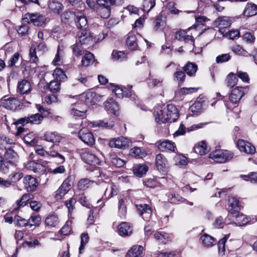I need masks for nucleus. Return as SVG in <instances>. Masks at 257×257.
Masks as SVG:
<instances>
[{
	"label": "nucleus",
	"instance_id": "c756f323",
	"mask_svg": "<svg viewBox=\"0 0 257 257\" xmlns=\"http://www.w3.org/2000/svg\"><path fill=\"white\" fill-rule=\"evenodd\" d=\"M118 230L121 236L130 235L133 231L132 227L126 222L121 223L118 226Z\"/></svg>",
	"mask_w": 257,
	"mask_h": 257
},
{
	"label": "nucleus",
	"instance_id": "7ed1b4c3",
	"mask_svg": "<svg viewBox=\"0 0 257 257\" xmlns=\"http://www.w3.org/2000/svg\"><path fill=\"white\" fill-rule=\"evenodd\" d=\"M233 157V154L227 150H216L210 153L209 158L215 162L223 163L230 160Z\"/></svg>",
	"mask_w": 257,
	"mask_h": 257
},
{
	"label": "nucleus",
	"instance_id": "69168bd1",
	"mask_svg": "<svg viewBox=\"0 0 257 257\" xmlns=\"http://www.w3.org/2000/svg\"><path fill=\"white\" fill-rule=\"evenodd\" d=\"M101 17L103 19L108 18L110 15V8L109 6L102 7L100 9Z\"/></svg>",
	"mask_w": 257,
	"mask_h": 257
},
{
	"label": "nucleus",
	"instance_id": "aec40b11",
	"mask_svg": "<svg viewBox=\"0 0 257 257\" xmlns=\"http://www.w3.org/2000/svg\"><path fill=\"white\" fill-rule=\"evenodd\" d=\"M215 27L219 28V31L222 32L221 30L223 28H227L230 26L231 22L229 18L226 17H220L218 18L214 22Z\"/></svg>",
	"mask_w": 257,
	"mask_h": 257
},
{
	"label": "nucleus",
	"instance_id": "0e129e2a",
	"mask_svg": "<svg viewBox=\"0 0 257 257\" xmlns=\"http://www.w3.org/2000/svg\"><path fill=\"white\" fill-rule=\"evenodd\" d=\"M20 54L19 53H15L11 56L8 62V67L11 68L15 65L19 59Z\"/></svg>",
	"mask_w": 257,
	"mask_h": 257
},
{
	"label": "nucleus",
	"instance_id": "8fccbe9b",
	"mask_svg": "<svg viewBox=\"0 0 257 257\" xmlns=\"http://www.w3.org/2000/svg\"><path fill=\"white\" fill-rule=\"evenodd\" d=\"M23 177V173L21 172L12 173L9 175V180L12 183L19 181Z\"/></svg>",
	"mask_w": 257,
	"mask_h": 257
},
{
	"label": "nucleus",
	"instance_id": "1a4fd4ad",
	"mask_svg": "<svg viewBox=\"0 0 257 257\" xmlns=\"http://www.w3.org/2000/svg\"><path fill=\"white\" fill-rule=\"evenodd\" d=\"M77 42L81 45H88L93 41V36L87 29L80 30L77 34Z\"/></svg>",
	"mask_w": 257,
	"mask_h": 257
},
{
	"label": "nucleus",
	"instance_id": "a211bd4d",
	"mask_svg": "<svg viewBox=\"0 0 257 257\" xmlns=\"http://www.w3.org/2000/svg\"><path fill=\"white\" fill-rule=\"evenodd\" d=\"M88 77H87L84 74L79 73L78 75L76 76L71 81L73 86H80L83 85L85 86H89Z\"/></svg>",
	"mask_w": 257,
	"mask_h": 257
},
{
	"label": "nucleus",
	"instance_id": "2f4dec72",
	"mask_svg": "<svg viewBox=\"0 0 257 257\" xmlns=\"http://www.w3.org/2000/svg\"><path fill=\"white\" fill-rule=\"evenodd\" d=\"M44 139L47 142L53 143H59L61 141L62 138L56 132H46L44 135Z\"/></svg>",
	"mask_w": 257,
	"mask_h": 257
},
{
	"label": "nucleus",
	"instance_id": "13d9d810",
	"mask_svg": "<svg viewBox=\"0 0 257 257\" xmlns=\"http://www.w3.org/2000/svg\"><path fill=\"white\" fill-rule=\"evenodd\" d=\"M126 89L125 88H122L118 86H115L114 88L113 89V92L118 98H122L124 96H126Z\"/></svg>",
	"mask_w": 257,
	"mask_h": 257
},
{
	"label": "nucleus",
	"instance_id": "c85d7f7f",
	"mask_svg": "<svg viewBox=\"0 0 257 257\" xmlns=\"http://www.w3.org/2000/svg\"><path fill=\"white\" fill-rule=\"evenodd\" d=\"M137 37L135 34L130 33L127 34L126 43L128 48L131 50H135L138 47Z\"/></svg>",
	"mask_w": 257,
	"mask_h": 257
},
{
	"label": "nucleus",
	"instance_id": "9d476101",
	"mask_svg": "<svg viewBox=\"0 0 257 257\" xmlns=\"http://www.w3.org/2000/svg\"><path fill=\"white\" fill-rule=\"evenodd\" d=\"M237 146L240 152H244L246 154H253L256 151L255 147L251 143L242 140H239L237 141Z\"/></svg>",
	"mask_w": 257,
	"mask_h": 257
},
{
	"label": "nucleus",
	"instance_id": "e2e57ef3",
	"mask_svg": "<svg viewBox=\"0 0 257 257\" xmlns=\"http://www.w3.org/2000/svg\"><path fill=\"white\" fill-rule=\"evenodd\" d=\"M49 88L51 92H57L59 91L60 88V81L58 80L51 81L49 85Z\"/></svg>",
	"mask_w": 257,
	"mask_h": 257
},
{
	"label": "nucleus",
	"instance_id": "b1692460",
	"mask_svg": "<svg viewBox=\"0 0 257 257\" xmlns=\"http://www.w3.org/2000/svg\"><path fill=\"white\" fill-rule=\"evenodd\" d=\"M31 90L30 83L24 80L20 82L18 84V91L21 94H28Z\"/></svg>",
	"mask_w": 257,
	"mask_h": 257
},
{
	"label": "nucleus",
	"instance_id": "7c9ffc66",
	"mask_svg": "<svg viewBox=\"0 0 257 257\" xmlns=\"http://www.w3.org/2000/svg\"><path fill=\"white\" fill-rule=\"evenodd\" d=\"M114 124L112 121H105L104 120H99L96 121L91 122L89 125L90 127H99L102 128H111L114 126Z\"/></svg>",
	"mask_w": 257,
	"mask_h": 257
},
{
	"label": "nucleus",
	"instance_id": "a878e982",
	"mask_svg": "<svg viewBox=\"0 0 257 257\" xmlns=\"http://www.w3.org/2000/svg\"><path fill=\"white\" fill-rule=\"evenodd\" d=\"M143 249L141 245H134L127 251L125 257H142Z\"/></svg>",
	"mask_w": 257,
	"mask_h": 257
},
{
	"label": "nucleus",
	"instance_id": "052dcab7",
	"mask_svg": "<svg viewBox=\"0 0 257 257\" xmlns=\"http://www.w3.org/2000/svg\"><path fill=\"white\" fill-rule=\"evenodd\" d=\"M28 222L30 227L33 225L38 226L41 222V217L39 215L32 216L28 220Z\"/></svg>",
	"mask_w": 257,
	"mask_h": 257
},
{
	"label": "nucleus",
	"instance_id": "f257e3e1",
	"mask_svg": "<svg viewBox=\"0 0 257 257\" xmlns=\"http://www.w3.org/2000/svg\"><path fill=\"white\" fill-rule=\"evenodd\" d=\"M5 158L6 161L0 156V171L6 174L8 172L10 166H16L18 157L14 150L8 149L5 153Z\"/></svg>",
	"mask_w": 257,
	"mask_h": 257
},
{
	"label": "nucleus",
	"instance_id": "412c9836",
	"mask_svg": "<svg viewBox=\"0 0 257 257\" xmlns=\"http://www.w3.org/2000/svg\"><path fill=\"white\" fill-rule=\"evenodd\" d=\"M24 187L28 191H33L37 187V181L35 178L28 175L24 178Z\"/></svg>",
	"mask_w": 257,
	"mask_h": 257
},
{
	"label": "nucleus",
	"instance_id": "393cba45",
	"mask_svg": "<svg viewBox=\"0 0 257 257\" xmlns=\"http://www.w3.org/2000/svg\"><path fill=\"white\" fill-rule=\"evenodd\" d=\"M200 239L204 246L206 247H210L215 245L216 241L214 237L206 233L201 235Z\"/></svg>",
	"mask_w": 257,
	"mask_h": 257
},
{
	"label": "nucleus",
	"instance_id": "4c0bfd02",
	"mask_svg": "<svg viewBox=\"0 0 257 257\" xmlns=\"http://www.w3.org/2000/svg\"><path fill=\"white\" fill-rule=\"evenodd\" d=\"M85 100L86 102H90L94 104L96 101H99L101 96L94 92H89L86 94Z\"/></svg>",
	"mask_w": 257,
	"mask_h": 257
},
{
	"label": "nucleus",
	"instance_id": "5fc2aeb1",
	"mask_svg": "<svg viewBox=\"0 0 257 257\" xmlns=\"http://www.w3.org/2000/svg\"><path fill=\"white\" fill-rule=\"evenodd\" d=\"M43 119V116L39 113L32 114L29 116V122L33 124H40Z\"/></svg>",
	"mask_w": 257,
	"mask_h": 257
},
{
	"label": "nucleus",
	"instance_id": "473e14b6",
	"mask_svg": "<svg viewBox=\"0 0 257 257\" xmlns=\"http://www.w3.org/2000/svg\"><path fill=\"white\" fill-rule=\"evenodd\" d=\"M133 171L134 174L136 176L142 177L148 172V168L145 165L139 164L134 167Z\"/></svg>",
	"mask_w": 257,
	"mask_h": 257
},
{
	"label": "nucleus",
	"instance_id": "f8f14e48",
	"mask_svg": "<svg viewBox=\"0 0 257 257\" xmlns=\"http://www.w3.org/2000/svg\"><path fill=\"white\" fill-rule=\"evenodd\" d=\"M158 149L161 152L167 153H176L177 151L175 144L169 140H166L159 143Z\"/></svg>",
	"mask_w": 257,
	"mask_h": 257
},
{
	"label": "nucleus",
	"instance_id": "ddd939ff",
	"mask_svg": "<svg viewBox=\"0 0 257 257\" xmlns=\"http://www.w3.org/2000/svg\"><path fill=\"white\" fill-rule=\"evenodd\" d=\"M78 136L82 142L88 146H92L95 142L93 134L87 130H81Z\"/></svg>",
	"mask_w": 257,
	"mask_h": 257
},
{
	"label": "nucleus",
	"instance_id": "680f3d73",
	"mask_svg": "<svg viewBox=\"0 0 257 257\" xmlns=\"http://www.w3.org/2000/svg\"><path fill=\"white\" fill-rule=\"evenodd\" d=\"M112 56L113 59L119 61H123L126 59V54L122 51H113Z\"/></svg>",
	"mask_w": 257,
	"mask_h": 257
},
{
	"label": "nucleus",
	"instance_id": "774afa93",
	"mask_svg": "<svg viewBox=\"0 0 257 257\" xmlns=\"http://www.w3.org/2000/svg\"><path fill=\"white\" fill-rule=\"evenodd\" d=\"M231 58L229 54H223L218 55L216 58V61L217 63H222L228 61Z\"/></svg>",
	"mask_w": 257,
	"mask_h": 257
},
{
	"label": "nucleus",
	"instance_id": "a18cd8bd",
	"mask_svg": "<svg viewBox=\"0 0 257 257\" xmlns=\"http://www.w3.org/2000/svg\"><path fill=\"white\" fill-rule=\"evenodd\" d=\"M45 223L47 226H56L58 223V218L55 215H49L46 218Z\"/></svg>",
	"mask_w": 257,
	"mask_h": 257
},
{
	"label": "nucleus",
	"instance_id": "bb28decb",
	"mask_svg": "<svg viewBox=\"0 0 257 257\" xmlns=\"http://www.w3.org/2000/svg\"><path fill=\"white\" fill-rule=\"evenodd\" d=\"M257 14V6L253 3H247L243 12L245 17H249Z\"/></svg>",
	"mask_w": 257,
	"mask_h": 257
},
{
	"label": "nucleus",
	"instance_id": "37998d69",
	"mask_svg": "<svg viewBox=\"0 0 257 257\" xmlns=\"http://www.w3.org/2000/svg\"><path fill=\"white\" fill-rule=\"evenodd\" d=\"M110 159L112 165L116 167H121L125 164V162L123 160L117 157L115 154H111Z\"/></svg>",
	"mask_w": 257,
	"mask_h": 257
},
{
	"label": "nucleus",
	"instance_id": "f03ea898",
	"mask_svg": "<svg viewBox=\"0 0 257 257\" xmlns=\"http://www.w3.org/2000/svg\"><path fill=\"white\" fill-rule=\"evenodd\" d=\"M244 88L241 87H236L233 89L229 97V101L225 103L227 108L232 109L237 106L241 98L244 94Z\"/></svg>",
	"mask_w": 257,
	"mask_h": 257
},
{
	"label": "nucleus",
	"instance_id": "dca6fc26",
	"mask_svg": "<svg viewBox=\"0 0 257 257\" xmlns=\"http://www.w3.org/2000/svg\"><path fill=\"white\" fill-rule=\"evenodd\" d=\"M156 166L160 171H164L165 169L168 168L169 163L167 159L164 155L158 154L156 156Z\"/></svg>",
	"mask_w": 257,
	"mask_h": 257
},
{
	"label": "nucleus",
	"instance_id": "603ef678",
	"mask_svg": "<svg viewBox=\"0 0 257 257\" xmlns=\"http://www.w3.org/2000/svg\"><path fill=\"white\" fill-rule=\"evenodd\" d=\"M175 163L177 166H184L187 164V158L181 154L176 155L174 158Z\"/></svg>",
	"mask_w": 257,
	"mask_h": 257
},
{
	"label": "nucleus",
	"instance_id": "e433bc0d",
	"mask_svg": "<svg viewBox=\"0 0 257 257\" xmlns=\"http://www.w3.org/2000/svg\"><path fill=\"white\" fill-rule=\"evenodd\" d=\"M93 183V181L87 178H83L78 181L77 187L79 190H85Z\"/></svg>",
	"mask_w": 257,
	"mask_h": 257
},
{
	"label": "nucleus",
	"instance_id": "3c124183",
	"mask_svg": "<svg viewBox=\"0 0 257 257\" xmlns=\"http://www.w3.org/2000/svg\"><path fill=\"white\" fill-rule=\"evenodd\" d=\"M237 77L232 73H229L226 78V84L227 86L229 87H233L234 86L237 81Z\"/></svg>",
	"mask_w": 257,
	"mask_h": 257
},
{
	"label": "nucleus",
	"instance_id": "4d7b16f0",
	"mask_svg": "<svg viewBox=\"0 0 257 257\" xmlns=\"http://www.w3.org/2000/svg\"><path fill=\"white\" fill-rule=\"evenodd\" d=\"M226 236L220 239L218 242V249L219 254L221 256L225 254V244L226 241Z\"/></svg>",
	"mask_w": 257,
	"mask_h": 257
},
{
	"label": "nucleus",
	"instance_id": "49530a36",
	"mask_svg": "<svg viewBox=\"0 0 257 257\" xmlns=\"http://www.w3.org/2000/svg\"><path fill=\"white\" fill-rule=\"evenodd\" d=\"M232 51L236 54L243 56L250 55L240 45H235L232 47Z\"/></svg>",
	"mask_w": 257,
	"mask_h": 257
},
{
	"label": "nucleus",
	"instance_id": "9b49d317",
	"mask_svg": "<svg viewBox=\"0 0 257 257\" xmlns=\"http://www.w3.org/2000/svg\"><path fill=\"white\" fill-rule=\"evenodd\" d=\"M232 215L230 216L231 221L238 226H243L249 223V219L245 215L240 213L238 212H232Z\"/></svg>",
	"mask_w": 257,
	"mask_h": 257
},
{
	"label": "nucleus",
	"instance_id": "c03bdc74",
	"mask_svg": "<svg viewBox=\"0 0 257 257\" xmlns=\"http://www.w3.org/2000/svg\"><path fill=\"white\" fill-rule=\"evenodd\" d=\"M155 0H144L143 10L148 13L155 7Z\"/></svg>",
	"mask_w": 257,
	"mask_h": 257
},
{
	"label": "nucleus",
	"instance_id": "4be33fe9",
	"mask_svg": "<svg viewBox=\"0 0 257 257\" xmlns=\"http://www.w3.org/2000/svg\"><path fill=\"white\" fill-rule=\"evenodd\" d=\"M77 27L81 30L87 29V21L86 17L81 13H78L75 18Z\"/></svg>",
	"mask_w": 257,
	"mask_h": 257
},
{
	"label": "nucleus",
	"instance_id": "de8ad7c7",
	"mask_svg": "<svg viewBox=\"0 0 257 257\" xmlns=\"http://www.w3.org/2000/svg\"><path fill=\"white\" fill-rule=\"evenodd\" d=\"M81 244L79 248V252L82 253L85 245L88 242L89 237L87 233L83 232L81 234Z\"/></svg>",
	"mask_w": 257,
	"mask_h": 257
},
{
	"label": "nucleus",
	"instance_id": "0eeeda50",
	"mask_svg": "<svg viewBox=\"0 0 257 257\" xmlns=\"http://www.w3.org/2000/svg\"><path fill=\"white\" fill-rule=\"evenodd\" d=\"M2 105L5 108L15 111L20 109L23 106V103L17 98L10 97L2 101Z\"/></svg>",
	"mask_w": 257,
	"mask_h": 257
},
{
	"label": "nucleus",
	"instance_id": "6ab92c4d",
	"mask_svg": "<svg viewBox=\"0 0 257 257\" xmlns=\"http://www.w3.org/2000/svg\"><path fill=\"white\" fill-rule=\"evenodd\" d=\"M104 106L107 111L113 113L115 115L117 114V112L118 110V105L117 103L112 98H108L106 101H105L104 103Z\"/></svg>",
	"mask_w": 257,
	"mask_h": 257
},
{
	"label": "nucleus",
	"instance_id": "c9c22d12",
	"mask_svg": "<svg viewBox=\"0 0 257 257\" xmlns=\"http://www.w3.org/2000/svg\"><path fill=\"white\" fill-rule=\"evenodd\" d=\"M94 62V58L93 55L88 52L85 54L84 56L82 57L81 60V64L84 67H88L92 65Z\"/></svg>",
	"mask_w": 257,
	"mask_h": 257
},
{
	"label": "nucleus",
	"instance_id": "6e6d98bb",
	"mask_svg": "<svg viewBox=\"0 0 257 257\" xmlns=\"http://www.w3.org/2000/svg\"><path fill=\"white\" fill-rule=\"evenodd\" d=\"M75 196H76L78 201L80 203V204L83 206H85L88 208H91V205L88 202V200L84 195V193H82L81 194L77 195L75 194Z\"/></svg>",
	"mask_w": 257,
	"mask_h": 257
},
{
	"label": "nucleus",
	"instance_id": "864d4df0",
	"mask_svg": "<svg viewBox=\"0 0 257 257\" xmlns=\"http://www.w3.org/2000/svg\"><path fill=\"white\" fill-rule=\"evenodd\" d=\"M76 15L71 12H66L62 15L61 20L65 23L69 22L72 19H75Z\"/></svg>",
	"mask_w": 257,
	"mask_h": 257
},
{
	"label": "nucleus",
	"instance_id": "bf43d9fd",
	"mask_svg": "<svg viewBox=\"0 0 257 257\" xmlns=\"http://www.w3.org/2000/svg\"><path fill=\"white\" fill-rule=\"evenodd\" d=\"M131 154L135 157L143 158L146 156L144 150H142L140 148L135 147L131 150Z\"/></svg>",
	"mask_w": 257,
	"mask_h": 257
},
{
	"label": "nucleus",
	"instance_id": "79ce46f5",
	"mask_svg": "<svg viewBox=\"0 0 257 257\" xmlns=\"http://www.w3.org/2000/svg\"><path fill=\"white\" fill-rule=\"evenodd\" d=\"M64 51L60 48L59 46H58L57 53L55 55V58L52 62L54 65H59L62 63V57L64 55Z\"/></svg>",
	"mask_w": 257,
	"mask_h": 257
},
{
	"label": "nucleus",
	"instance_id": "cd10ccee",
	"mask_svg": "<svg viewBox=\"0 0 257 257\" xmlns=\"http://www.w3.org/2000/svg\"><path fill=\"white\" fill-rule=\"evenodd\" d=\"M48 8L49 10L53 13L59 14L63 9L62 4L57 1H50Z\"/></svg>",
	"mask_w": 257,
	"mask_h": 257
},
{
	"label": "nucleus",
	"instance_id": "58836bf2",
	"mask_svg": "<svg viewBox=\"0 0 257 257\" xmlns=\"http://www.w3.org/2000/svg\"><path fill=\"white\" fill-rule=\"evenodd\" d=\"M183 69L188 75L193 76L197 71V65L195 63L188 62Z\"/></svg>",
	"mask_w": 257,
	"mask_h": 257
},
{
	"label": "nucleus",
	"instance_id": "5701e85b",
	"mask_svg": "<svg viewBox=\"0 0 257 257\" xmlns=\"http://www.w3.org/2000/svg\"><path fill=\"white\" fill-rule=\"evenodd\" d=\"M228 209L231 215L232 212H238L241 209L239 201L234 197L229 198L228 199Z\"/></svg>",
	"mask_w": 257,
	"mask_h": 257
},
{
	"label": "nucleus",
	"instance_id": "ea45409f",
	"mask_svg": "<svg viewBox=\"0 0 257 257\" xmlns=\"http://www.w3.org/2000/svg\"><path fill=\"white\" fill-rule=\"evenodd\" d=\"M154 236L157 240L163 243H166L170 239L169 235L165 232H156Z\"/></svg>",
	"mask_w": 257,
	"mask_h": 257
},
{
	"label": "nucleus",
	"instance_id": "4468645a",
	"mask_svg": "<svg viewBox=\"0 0 257 257\" xmlns=\"http://www.w3.org/2000/svg\"><path fill=\"white\" fill-rule=\"evenodd\" d=\"M139 214L142 216L145 220H149L152 216V209L146 204L136 205Z\"/></svg>",
	"mask_w": 257,
	"mask_h": 257
},
{
	"label": "nucleus",
	"instance_id": "6e6552de",
	"mask_svg": "<svg viewBox=\"0 0 257 257\" xmlns=\"http://www.w3.org/2000/svg\"><path fill=\"white\" fill-rule=\"evenodd\" d=\"M80 155L82 161L86 164L94 166L99 164V159L91 152L84 151L80 153Z\"/></svg>",
	"mask_w": 257,
	"mask_h": 257
},
{
	"label": "nucleus",
	"instance_id": "338daca9",
	"mask_svg": "<svg viewBox=\"0 0 257 257\" xmlns=\"http://www.w3.org/2000/svg\"><path fill=\"white\" fill-rule=\"evenodd\" d=\"M230 222H227L224 220L222 216L217 217L213 223V226L216 228H222L225 224H229Z\"/></svg>",
	"mask_w": 257,
	"mask_h": 257
},
{
	"label": "nucleus",
	"instance_id": "20e7f679",
	"mask_svg": "<svg viewBox=\"0 0 257 257\" xmlns=\"http://www.w3.org/2000/svg\"><path fill=\"white\" fill-rule=\"evenodd\" d=\"M75 177L73 175H69L63 181L61 186L56 191L55 198L57 199H61L70 190L71 186L73 184Z\"/></svg>",
	"mask_w": 257,
	"mask_h": 257
},
{
	"label": "nucleus",
	"instance_id": "a19ab883",
	"mask_svg": "<svg viewBox=\"0 0 257 257\" xmlns=\"http://www.w3.org/2000/svg\"><path fill=\"white\" fill-rule=\"evenodd\" d=\"M165 112V108L164 110L160 109L156 112L155 119L157 122L162 123L169 122V119H167V116Z\"/></svg>",
	"mask_w": 257,
	"mask_h": 257
},
{
	"label": "nucleus",
	"instance_id": "f3484780",
	"mask_svg": "<svg viewBox=\"0 0 257 257\" xmlns=\"http://www.w3.org/2000/svg\"><path fill=\"white\" fill-rule=\"evenodd\" d=\"M26 168L35 173H43L45 171V167L41 164L34 161H29L25 164Z\"/></svg>",
	"mask_w": 257,
	"mask_h": 257
},
{
	"label": "nucleus",
	"instance_id": "423d86ee",
	"mask_svg": "<svg viewBox=\"0 0 257 257\" xmlns=\"http://www.w3.org/2000/svg\"><path fill=\"white\" fill-rule=\"evenodd\" d=\"M131 141L128 138L119 137L109 140L108 145L110 148L125 149L130 146Z\"/></svg>",
	"mask_w": 257,
	"mask_h": 257
},
{
	"label": "nucleus",
	"instance_id": "09e8293b",
	"mask_svg": "<svg viewBox=\"0 0 257 257\" xmlns=\"http://www.w3.org/2000/svg\"><path fill=\"white\" fill-rule=\"evenodd\" d=\"M53 76L56 80L61 81L66 78V75L64 72L60 68H56L53 72Z\"/></svg>",
	"mask_w": 257,
	"mask_h": 257
},
{
	"label": "nucleus",
	"instance_id": "f704fd0d",
	"mask_svg": "<svg viewBox=\"0 0 257 257\" xmlns=\"http://www.w3.org/2000/svg\"><path fill=\"white\" fill-rule=\"evenodd\" d=\"M194 151L195 153L200 155H205L207 152V144L205 141H201L194 147Z\"/></svg>",
	"mask_w": 257,
	"mask_h": 257
},
{
	"label": "nucleus",
	"instance_id": "39448f33",
	"mask_svg": "<svg viewBox=\"0 0 257 257\" xmlns=\"http://www.w3.org/2000/svg\"><path fill=\"white\" fill-rule=\"evenodd\" d=\"M46 20L45 17L40 14L27 13L23 19L24 23H33L37 27L42 26Z\"/></svg>",
	"mask_w": 257,
	"mask_h": 257
},
{
	"label": "nucleus",
	"instance_id": "2eb2a0df",
	"mask_svg": "<svg viewBox=\"0 0 257 257\" xmlns=\"http://www.w3.org/2000/svg\"><path fill=\"white\" fill-rule=\"evenodd\" d=\"M165 113L167 116V119H169V122L175 121L179 116V112L175 106L172 104L167 105L165 108Z\"/></svg>",
	"mask_w": 257,
	"mask_h": 257
},
{
	"label": "nucleus",
	"instance_id": "72a5a7b5",
	"mask_svg": "<svg viewBox=\"0 0 257 257\" xmlns=\"http://www.w3.org/2000/svg\"><path fill=\"white\" fill-rule=\"evenodd\" d=\"M79 103H74L72 105L71 109V113L74 116L78 117H83L85 116L86 109H83L82 110H79Z\"/></svg>",
	"mask_w": 257,
	"mask_h": 257
}]
</instances>
